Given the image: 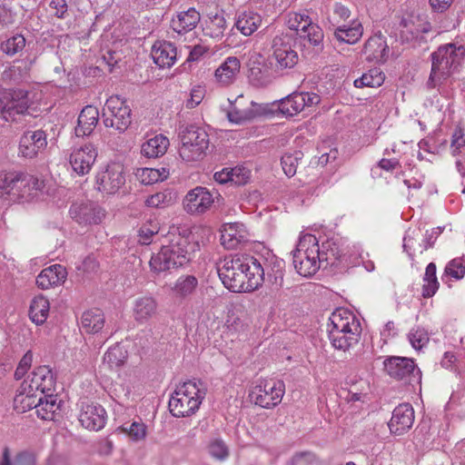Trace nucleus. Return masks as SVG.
I'll return each mask as SVG.
<instances>
[{
    "instance_id": "nucleus-50",
    "label": "nucleus",
    "mask_w": 465,
    "mask_h": 465,
    "mask_svg": "<svg viewBox=\"0 0 465 465\" xmlns=\"http://www.w3.org/2000/svg\"><path fill=\"white\" fill-rule=\"evenodd\" d=\"M12 174L15 179L11 184V190H13L11 200L24 198L27 194L26 174L23 173H12Z\"/></svg>"
},
{
    "instance_id": "nucleus-43",
    "label": "nucleus",
    "mask_w": 465,
    "mask_h": 465,
    "mask_svg": "<svg viewBox=\"0 0 465 465\" xmlns=\"http://www.w3.org/2000/svg\"><path fill=\"white\" fill-rule=\"evenodd\" d=\"M320 252L322 263L326 262V265H333L342 255V251L332 240L323 242Z\"/></svg>"
},
{
    "instance_id": "nucleus-2",
    "label": "nucleus",
    "mask_w": 465,
    "mask_h": 465,
    "mask_svg": "<svg viewBox=\"0 0 465 465\" xmlns=\"http://www.w3.org/2000/svg\"><path fill=\"white\" fill-rule=\"evenodd\" d=\"M198 249V242L188 230L183 229L178 233L172 232L168 243L163 245L160 251L151 257V270L163 272L183 267L192 261Z\"/></svg>"
},
{
    "instance_id": "nucleus-54",
    "label": "nucleus",
    "mask_w": 465,
    "mask_h": 465,
    "mask_svg": "<svg viewBox=\"0 0 465 465\" xmlns=\"http://www.w3.org/2000/svg\"><path fill=\"white\" fill-rule=\"evenodd\" d=\"M289 465H320V462L312 452L303 451L293 455Z\"/></svg>"
},
{
    "instance_id": "nucleus-56",
    "label": "nucleus",
    "mask_w": 465,
    "mask_h": 465,
    "mask_svg": "<svg viewBox=\"0 0 465 465\" xmlns=\"http://www.w3.org/2000/svg\"><path fill=\"white\" fill-rule=\"evenodd\" d=\"M441 227H436L432 228L431 230H428L425 232L424 238L422 240V242L420 243V252L422 253L424 251L428 250L429 248H431L436 242L439 235L442 232Z\"/></svg>"
},
{
    "instance_id": "nucleus-47",
    "label": "nucleus",
    "mask_w": 465,
    "mask_h": 465,
    "mask_svg": "<svg viewBox=\"0 0 465 465\" xmlns=\"http://www.w3.org/2000/svg\"><path fill=\"white\" fill-rule=\"evenodd\" d=\"M174 201L173 193L169 190L156 193L151 195L145 201V203L149 207L163 208L170 205Z\"/></svg>"
},
{
    "instance_id": "nucleus-13",
    "label": "nucleus",
    "mask_w": 465,
    "mask_h": 465,
    "mask_svg": "<svg viewBox=\"0 0 465 465\" xmlns=\"http://www.w3.org/2000/svg\"><path fill=\"white\" fill-rule=\"evenodd\" d=\"M219 196L217 192H211L205 187L197 186L190 190L183 201V209L193 215L203 214L213 204L214 199Z\"/></svg>"
},
{
    "instance_id": "nucleus-57",
    "label": "nucleus",
    "mask_w": 465,
    "mask_h": 465,
    "mask_svg": "<svg viewBox=\"0 0 465 465\" xmlns=\"http://www.w3.org/2000/svg\"><path fill=\"white\" fill-rule=\"evenodd\" d=\"M122 429L134 440H140L146 435V427L142 422L134 421L128 428L123 427Z\"/></svg>"
},
{
    "instance_id": "nucleus-48",
    "label": "nucleus",
    "mask_w": 465,
    "mask_h": 465,
    "mask_svg": "<svg viewBox=\"0 0 465 465\" xmlns=\"http://www.w3.org/2000/svg\"><path fill=\"white\" fill-rule=\"evenodd\" d=\"M409 341L415 350H420L429 342L428 331L420 326L412 328L408 334Z\"/></svg>"
},
{
    "instance_id": "nucleus-37",
    "label": "nucleus",
    "mask_w": 465,
    "mask_h": 465,
    "mask_svg": "<svg viewBox=\"0 0 465 465\" xmlns=\"http://www.w3.org/2000/svg\"><path fill=\"white\" fill-rule=\"evenodd\" d=\"M35 456L29 451H21L12 460L8 447L4 448L0 461V465H35Z\"/></svg>"
},
{
    "instance_id": "nucleus-4",
    "label": "nucleus",
    "mask_w": 465,
    "mask_h": 465,
    "mask_svg": "<svg viewBox=\"0 0 465 465\" xmlns=\"http://www.w3.org/2000/svg\"><path fill=\"white\" fill-rule=\"evenodd\" d=\"M207 393V387L201 380H189L179 385L169 400V410L173 417H188L200 407Z\"/></svg>"
},
{
    "instance_id": "nucleus-55",
    "label": "nucleus",
    "mask_w": 465,
    "mask_h": 465,
    "mask_svg": "<svg viewBox=\"0 0 465 465\" xmlns=\"http://www.w3.org/2000/svg\"><path fill=\"white\" fill-rule=\"evenodd\" d=\"M231 173V183L236 185H243L247 183L250 179V171L249 169L242 166H236L230 170Z\"/></svg>"
},
{
    "instance_id": "nucleus-52",
    "label": "nucleus",
    "mask_w": 465,
    "mask_h": 465,
    "mask_svg": "<svg viewBox=\"0 0 465 465\" xmlns=\"http://www.w3.org/2000/svg\"><path fill=\"white\" fill-rule=\"evenodd\" d=\"M445 273L457 280H460L465 275V258H455L448 262L445 267Z\"/></svg>"
},
{
    "instance_id": "nucleus-58",
    "label": "nucleus",
    "mask_w": 465,
    "mask_h": 465,
    "mask_svg": "<svg viewBox=\"0 0 465 465\" xmlns=\"http://www.w3.org/2000/svg\"><path fill=\"white\" fill-rule=\"evenodd\" d=\"M209 453L215 459L224 460L229 452L225 443L221 440H215L209 445Z\"/></svg>"
},
{
    "instance_id": "nucleus-46",
    "label": "nucleus",
    "mask_w": 465,
    "mask_h": 465,
    "mask_svg": "<svg viewBox=\"0 0 465 465\" xmlns=\"http://www.w3.org/2000/svg\"><path fill=\"white\" fill-rule=\"evenodd\" d=\"M302 158V153L296 151L293 153H285L282 159L281 163L284 173L292 177L296 173L299 162Z\"/></svg>"
},
{
    "instance_id": "nucleus-10",
    "label": "nucleus",
    "mask_w": 465,
    "mask_h": 465,
    "mask_svg": "<svg viewBox=\"0 0 465 465\" xmlns=\"http://www.w3.org/2000/svg\"><path fill=\"white\" fill-rule=\"evenodd\" d=\"M383 365L387 374L396 381L412 386L420 382L421 372L411 358L390 356L384 360Z\"/></svg>"
},
{
    "instance_id": "nucleus-8",
    "label": "nucleus",
    "mask_w": 465,
    "mask_h": 465,
    "mask_svg": "<svg viewBox=\"0 0 465 465\" xmlns=\"http://www.w3.org/2000/svg\"><path fill=\"white\" fill-rule=\"evenodd\" d=\"M270 64L275 71L293 68L299 61V55L293 46V40L288 35H276L271 44Z\"/></svg>"
},
{
    "instance_id": "nucleus-36",
    "label": "nucleus",
    "mask_w": 465,
    "mask_h": 465,
    "mask_svg": "<svg viewBox=\"0 0 465 465\" xmlns=\"http://www.w3.org/2000/svg\"><path fill=\"white\" fill-rule=\"evenodd\" d=\"M135 320H146L156 314V302L151 297H143L135 301L134 308Z\"/></svg>"
},
{
    "instance_id": "nucleus-6",
    "label": "nucleus",
    "mask_w": 465,
    "mask_h": 465,
    "mask_svg": "<svg viewBox=\"0 0 465 465\" xmlns=\"http://www.w3.org/2000/svg\"><path fill=\"white\" fill-rule=\"evenodd\" d=\"M179 137L182 142L179 154L183 161H199L205 156L210 141L203 128L194 124H181Z\"/></svg>"
},
{
    "instance_id": "nucleus-59",
    "label": "nucleus",
    "mask_w": 465,
    "mask_h": 465,
    "mask_svg": "<svg viewBox=\"0 0 465 465\" xmlns=\"http://www.w3.org/2000/svg\"><path fill=\"white\" fill-rule=\"evenodd\" d=\"M463 146H465L464 132L460 127H457L451 135L450 148L452 150V154H458L460 148Z\"/></svg>"
},
{
    "instance_id": "nucleus-40",
    "label": "nucleus",
    "mask_w": 465,
    "mask_h": 465,
    "mask_svg": "<svg viewBox=\"0 0 465 465\" xmlns=\"http://www.w3.org/2000/svg\"><path fill=\"white\" fill-rule=\"evenodd\" d=\"M137 179L145 185L163 181L168 176V171L165 168L162 170L154 168H141L135 173Z\"/></svg>"
},
{
    "instance_id": "nucleus-9",
    "label": "nucleus",
    "mask_w": 465,
    "mask_h": 465,
    "mask_svg": "<svg viewBox=\"0 0 465 465\" xmlns=\"http://www.w3.org/2000/svg\"><path fill=\"white\" fill-rule=\"evenodd\" d=\"M102 118L105 127L124 133L132 124V110L119 96H111L103 108Z\"/></svg>"
},
{
    "instance_id": "nucleus-38",
    "label": "nucleus",
    "mask_w": 465,
    "mask_h": 465,
    "mask_svg": "<svg viewBox=\"0 0 465 465\" xmlns=\"http://www.w3.org/2000/svg\"><path fill=\"white\" fill-rule=\"evenodd\" d=\"M423 282L422 296L425 298L432 297L439 288V282L436 276V265L434 262H430L427 265Z\"/></svg>"
},
{
    "instance_id": "nucleus-16",
    "label": "nucleus",
    "mask_w": 465,
    "mask_h": 465,
    "mask_svg": "<svg viewBox=\"0 0 465 465\" xmlns=\"http://www.w3.org/2000/svg\"><path fill=\"white\" fill-rule=\"evenodd\" d=\"M55 386V376L52 369L47 365L38 366L31 373L30 379L22 382L23 390L29 389V391H38L40 394L53 392Z\"/></svg>"
},
{
    "instance_id": "nucleus-35",
    "label": "nucleus",
    "mask_w": 465,
    "mask_h": 465,
    "mask_svg": "<svg viewBox=\"0 0 465 465\" xmlns=\"http://www.w3.org/2000/svg\"><path fill=\"white\" fill-rule=\"evenodd\" d=\"M198 286V280L193 275H182L180 276L173 287V292L175 296L185 298L192 295Z\"/></svg>"
},
{
    "instance_id": "nucleus-18",
    "label": "nucleus",
    "mask_w": 465,
    "mask_h": 465,
    "mask_svg": "<svg viewBox=\"0 0 465 465\" xmlns=\"http://www.w3.org/2000/svg\"><path fill=\"white\" fill-rule=\"evenodd\" d=\"M97 157V151L91 143L84 144L74 149L69 158L73 171L80 175L87 174L94 165Z\"/></svg>"
},
{
    "instance_id": "nucleus-33",
    "label": "nucleus",
    "mask_w": 465,
    "mask_h": 465,
    "mask_svg": "<svg viewBox=\"0 0 465 465\" xmlns=\"http://www.w3.org/2000/svg\"><path fill=\"white\" fill-rule=\"evenodd\" d=\"M302 99L299 92H294L285 98L281 99L278 108L282 114L287 116L296 115L304 110V104Z\"/></svg>"
},
{
    "instance_id": "nucleus-49",
    "label": "nucleus",
    "mask_w": 465,
    "mask_h": 465,
    "mask_svg": "<svg viewBox=\"0 0 465 465\" xmlns=\"http://www.w3.org/2000/svg\"><path fill=\"white\" fill-rule=\"evenodd\" d=\"M25 45V39L22 35H15L1 45L2 51L8 54L14 55L22 51Z\"/></svg>"
},
{
    "instance_id": "nucleus-41",
    "label": "nucleus",
    "mask_w": 465,
    "mask_h": 465,
    "mask_svg": "<svg viewBox=\"0 0 465 465\" xmlns=\"http://www.w3.org/2000/svg\"><path fill=\"white\" fill-rule=\"evenodd\" d=\"M384 82L383 73L378 69H371L368 73L363 74L360 78L354 80V86L361 87H378Z\"/></svg>"
},
{
    "instance_id": "nucleus-64",
    "label": "nucleus",
    "mask_w": 465,
    "mask_h": 465,
    "mask_svg": "<svg viewBox=\"0 0 465 465\" xmlns=\"http://www.w3.org/2000/svg\"><path fill=\"white\" fill-rule=\"evenodd\" d=\"M15 23V15L5 6L0 5V28L7 27Z\"/></svg>"
},
{
    "instance_id": "nucleus-24",
    "label": "nucleus",
    "mask_w": 465,
    "mask_h": 465,
    "mask_svg": "<svg viewBox=\"0 0 465 465\" xmlns=\"http://www.w3.org/2000/svg\"><path fill=\"white\" fill-rule=\"evenodd\" d=\"M247 241V232L242 223H231L223 225L221 242L227 249H235Z\"/></svg>"
},
{
    "instance_id": "nucleus-60",
    "label": "nucleus",
    "mask_w": 465,
    "mask_h": 465,
    "mask_svg": "<svg viewBox=\"0 0 465 465\" xmlns=\"http://www.w3.org/2000/svg\"><path fill=\"white\" fill-rule=\"evenodd\" d=\"M14 179H15V176H13L12 173H0V197L9 195L12 198L11 184Z\"/></svg>"
},
{
    "instance_id": "nucleus-53",
    "label": "nucleus",
    "mask_w": 465,
    "mask_h": 465,
    "mask_svg": "<svg viewBox=\"0 0 465 465\" xmlns=\"http://www.w3.org/2000/svg\"><path fill=\"white\" fill-rule=\"evenodd\" d=\"M312 23V19L304 13H294L289 19L290 28L297 34L304 31Z\"/></svg>"
},
{
    "instance_id": "nucleus-20",
    "label": "nucleus",
    "mask_w": 465,
    "mask_h": 465,
    "mask_svg": "<svg viewBox=\"0 0 465 465\" xmlns=\"http://www.w3.org/2000/svg\"><path fill=\"white\" fill-rule=\"evenodd\" d=\"M106 411L99 404L83 403L79 414V421L83 427L90 430H100L106 422Z\"/></svg>"
},
{
    "instance_id": "nucleus-62",
    "label": "nucleus",
    "mask_w": 465,
    "mask_h": 465,
    "mask_svg": "<svg viewBox=\"0 0 465 465\" xmlns=\"http://www.w3.org/2000/svg\"><path fill=\"white\" fill-rule=\"evenodd\" d=\"M49 6L55 10L54 15L58 18H64L68 11L66 0H52Z\"/></svg>"
},
{
    "instance_id": "nucleus-61",
    "label": "nucleus",
    "mask_w": 465,
    "mask_h": 465,
    "mask_svg": "<svg viewBox=\"0 0 465 465\" xmlns=\"http://www.w3.org/2000/svg\"><path fill=\"white\" fill-rule=\"evenodd\" d=\"M357 320V315L344 307H338L328 315V320Z\"/></svg>"
},
{
    "instance_id": "nucleus-42",
    "label": "nucleus",
    "mask_w": 465,
    "mask_h": 465,
    "mask_svg": "<svg viewBox=\"0 0 465 465\" xmlns=\"http://www.w3.org/2000/svg\"><path fill=\"white\" fill-rule=\"evenodd\" d=\"M128 357L127 351L119 343L110 347L104 356V361L113 367L122 366Z\"/></svg>"
},
{
    "instance_id": "nucleus-26",
    "label": "nucleus",
    "mask_w": 465,
    "mask_h": 465,
    "mask_svg": "<svg viewBox=\"0 0 465 465\" xmlns=\"http://www.w3.org/2000/svg\"><path fill=\"white\" fill-rule=\"evenodd\" d=\"M99 120V111L95 106L86 105L80 113L75 127L76 136H86L93 133Z\"/></svg>"
},
{
    "instance_id": "nucleus-27",
    "label": "nucleus",
    "mask_w": 465,
    "mask_h": 465,
    "mask_svg": "<svg viewBox=\"0 0 465 465\" xmlns=\"http://www.w3.org/2000/svg\"><path fill=\"white\" fill-rule=\"evenodd\" d=\"M262 18L260 14L252 10L239 12L234 25L243 35H252L262 25Z\"/></svg>"
},
{
    "instance_id": "nucleus-30",
    "label": "nucleus",
    "mask_w": 465,
    "mask_h": 465,
    "mask_svg": "<svg viewBox=\"0 0 465 465\" xmlns=\"http://www.w3.org/2000/svg\"><path fill=\"white\" fill-rule=\"evenodd\" d=\"M168 146V138L158 134L143 143L141 153L147 158H158L166 153Z\"/></svg>"
},
{
    "instance_id": "nucleus-15",
    "label": "nucleus",
    "mask_w": 465,
    "mask_h": 465,
    "mask_svg": "<svg viewBox=\"0 0 465 465\" xmlns=\"http://www.w3.org/2000/svg\"><path fill=\"white\" fill-rule=\"evenodd\" d=\"M47 132L44 129L25 131L19 139L18 156L34 159L47 147Z\"/></svg>"
},
{
    "instance_id": "nucleus-63",
    "label": "nucleus",
    "mask_w": 465,
    "mask_h": 465,
    "mask_svg": "<svg viewBox=\"0 0 465 465\" xmlns=\"http://www.w3.org/2000/svg\"><path fill=\"white\" fill-rule=\"evenodd\" d=\"M204 92L201 87L193 88L191 92L190 98L186 101L187 108H194L203 100Z\"/></svg>"
},
{
    "instance_id": "nucleus-34",
    "label": "nucleus",
    "mask_w": 465,
    "mask_h": 465,
    "mask_svg": "<svg viewBox=\"0 0 465 465\" xmlns=\"http://www.w3.org/2000/svg\"><path fill=\"white\" fill-rule=\"evenodd\" d=\"M300 38L302 40V45L306 46V44L312 45L316 48V51L322 50L323 32L322 29L316 24L312 23L304 31L300 34Z\"/></svg>"
},
{
    "instance_id": "nucleus-11",
    "label": "nucleus",
    "mask_w": 465,
    "mask_h": 465,
    "mask_svg": "<svg viewBox=\"0 0 465 465\" xmlns=\"http://www.w3.org/2000/svg\"><path fill=\"white\" fill-rule=\"evenodd\" d=\"M285 385L279 380H262L249 393L251 401L256 405L271 409L277 406L282 400Z\"/></svg>"
},
{
    "instance_id": "nucleus-28",
    "label": "nucleus",
    "mask_w": 465,
    "mask_h": 465,
    "mask_svg": "<svg viewBox=\"0 0 465 465\" xmlns=\"http://www.w3.org/2000/svg\"><path fill=\"white\" fill-rule=\"evenodd\" d=\"M363 26L358 19H352L348 25L335 28L333 35L341 43L356 44L362 36Z\"/></svg>"
},
{
    "instance_id": "nucleus-5",
    "label": "nucleus",
    "mask_w": 465,
    "mask_h": 465,
    "mask_svg": "<svg viewBox=\"0 0 465 465\" xmlns=\"http://www.w3.org/2000/svg\"><path fill=\"white\" fill-rule=\"evenodd\" d=\"M292 259L294 268L300 275H313L322 264L317 238L311 233L302 235L292 252Z\"/></svg>"
},
{
    "instance_id": "nucleus-32",
    "label": "nucleus",
    "mask_w": 465,
    "mask_h": 465,
    "mask_svg": "<svg viewBox=\"0 0 465 465\" xmlns=\"http://www.w3.org/2000/svg\"><path fill=\"white\" fill-rule=\"evenodd\" d=\"M26 390H23L21 387L19 389V393H17L14 399V408L18 412H25L31 409H37L38 406V398L40 393L38 391H29L28 388Z\"/></svg>"
},
{
    "instance_id": "nucleus-23",
    "label": "nucleus",
    "mask_w": 465,
    "mask_h": 465,
    "mask_svg": "<svg viewBox=\"0 0 465 465\" xmlns=\"http://www.w3.org/2000/svg\"><path fill=\"white\" fill-rule=\"evenodd\" d=\"M67 276L66 269L61 264H54L44 270L36 277V284L45 290L62 284Z\"/></svg>"
},
{
    "instance_id": "nucleus-12",
    "label": "nucleus",
    "mask_w": 465,
    "mask_h": 465,
    "mask_svg": "<svg viewBox=\"0 0 465 465\" xmlns=\"http://www.w3.org/2000/svg\"><path fill=\"white\" fill-rule=\"evenodd\" d=\"M329 338L337 350L346 351L357 342V335L361 330V322H331Z\"/></svg>"
},
{
    "instance_id": "nucleus-14",
    "label": "nucleus",
    "mask_w": 465,
    "mask_h": 465,
    "mask_svg": "<svg viewBox=\"0 0 465 465\" xmlns=\"http://www.w3.org/2000/svg\"><path fill=\"white\" fill-rule=\"evenodd\" d=\"M125 183L124 166L118 163L108 164L104 170L97 173L95 186L98 191L107 193H115Z\"/></svg>"
},
{
    "instance_id": "nucleus-39",
    "label": "nucleus",
    "mask_w": 465,
    "mask_h": 465,
    "mask_svg": "<svg viewBox=\"0 0 465 465\" xmlns=\"http://www.w3.org/2000/svg\"><path fill=\"white\" fill-rule=\"evenodd\" d=\"M226 29V20L223 15H215L206 22L203 27L204 35L213 39H221Z\"/></svg>"
},
{
    "instance_id": "nucleus-17",
    "label": "nucleus",
    "mask_w": 465,
    "mask_h": 465,
    "mask_svg": "<svg viewBox=\"0 0 465 465\" xmlns=\"http://www.w3.org/2000/svg\"><path fill=\"white\" fill-rule=\"evenodd\" d=\"M69 213L80 225L98 224L104 217V210L93 202L73 203Z\"/></svg>"
},
{
    "instance_id": "nucleus-29",
    "label": "nucleus",
    "mask_w": 465,
    "mask_h": 465,
    "mask_svg": "<svg viewBox=\"0 0 465 465\" xmlns=\"http://www.w3.org/2000/svg\"><path fill=\"white\" fill-rule=\"evenodd\" d=\"M241 64L237 57L230 56L216 69L215 78L223 85L233 82L240 72Z\"/></svg>"
},
{
    "instance_id": "nucleus-3",
    "label": "nucleus",
    "mask_w": 465,
    "mask_h": 465,
    "mask_svg": "<svg viewBox=\"0 0 465 465\" xmlns=\"http://www.w3.org/2000/svg\"><path fill=\"white\" fill-rule=\"evenodd\" d=\"M465 57V46L450 43L442 45L430 54L431 70L427 81V88L441 85L456 72Z\"/></svg>"
},
{
    "instance_id": "nucleus-19",
    "label": "nucleus",
    "mask_w": 465,
    "mask_h": 465,
    "mask_svg": "<svg viewBox=\"0 0 465 465\" xmlns=\"http://www.w3.org/2000/svg\"><path fill=\"white\" fill-rule=\"evenodd\" d=\"M414 422V410L410 403H401L392 411L391 419L388 422L390 431L396 435L407 432Z\"/></svg>"
},
{
    "instance_id": "nucleus-44",
    "label": "nucleus",
    "mask_w": 465,
    "mask_h": 465,
    "mask_svg": "<svg viewBox=\"0 0 465 465\" xmlns=\"http://www.w3.org/2000/svg\"><path fill=\"white\" fill-rule=\"evenodd\" d=\"M50 309L49 301L44 296L33 299L29 308L30 320H37L39 317L46 320Z\"/></svg>"
},
{
    "instance_id": "nucleus-25",
    "label": "nucleus",
    "mask_w": 465,
    "mask_h": 465,
    "mask_svg": "<svg viewBox=\"0 0 465 465\" xmlns=\"http://www.w3.org/2000/svg\"><path fill=\"white\" fill-rule=\"evenodd\" d=\"M201 20L200 13L193 7L179 12L171 21V27L179 35L193 30Z\"/></svg>"
},
{
    "instance_id": "nucleus-1",
    "label": "nucleus",
    "mask_w": 465,
    "mask_h": 465,
    "mask_svg": "<svg viewBox=\"0 0 465 465\" xmlns=\"http://www.w3.org/2000/svg\"><path fill=\"white\" fill-rule=\"evenodd\" d=\"M217 272L225 288L233 292H250L261 286L264 269L253 256L226 257L217 264Z\"/></svg>"
},
{
    "instance_id": "nucleus-45",
    "label": "nucleus",
    "mask_w": 465,
    "mask_h": 465,
    "mask_svg": "<svg viewBox=\"0 0 465 465\" xmlns=\"http://www.w3.org/2000/svg\"><path fill=\"white\" fill-rule=\"evenodd\" d=\"M242 96H239L234 104H232L231 110L227 113L228 119L233 123H242L244 121L251 120L255 117L256 113L252 108H240L237 106L240 99Z\"/></svg>"
},
{
    "instance_id": "nucleus-21",
    "label": "nucleus",
    "mask_w": 465,
    "mask_h": 465,
    "mask_svg": "<svg viewBox=\"0 0 465 465\" xmlns=\"http://www.w3.org/2000/svg\"><path fill=\"white\" fill-rule=\"evenodd\" d=\"M362 52L369 62H384L389 53L385 37L381 33L371 36L364 44Z\"/></svg>"
},
{
    "instance_id": "nucleus-22",
    "label": "nucleus",
    "mask_w": 465,
    "mask_h": 465,
    "mask_svg": "<svg viewBox=\"0 0 465 465\" xmlns=\"http://www.w3.org/2000/svg\"><path fill=\"white\" fill-rule=\"evenodd\" d=\"M153 62L161 68L171 67L174 64L177 58V49L175 45L167 41H157L151 51Z\"/></svg>"
},
{
    "instance_id": "nucleus-31",
    "label": "nucleus",
    "mask_w": 465,
    "mask_h": 465,
    "mask_svg": "<svg viewBox=\"0 0 465 465\" xmlns=\"http://www.w3.org/2000/svg\"><path fill=\"white\" fill-rule=\"evenodd\" d=\"M36 414L42 420H54V413L59 410L56 396L53 392L40 394L38 398Z\"/></svg>"
},
{
    "instance_id": "nucleus-51",
    "label": "nucleus",
    "mask_w": 465,
    "mask_h": 465,
    "mask_svg": "<svg viewBox=\"0 0 465 465\" xmlns=\"http://www.w3.org/2000/svg\"><path fill=\"white\" fill-rule=\"evenodd\" d=\"M420 231H408L403 238V250L408 253L409 257L413 260L416 252H420V243H418V237Z\"/></svg>"
},
{
    "instance_id": "nucleus-7",
    "label": "nucleus",
    "mask_w": 465,
    "mask_h": 465,
    "mask_svg": "<svg viewBox=\"0 0 465 465\" xmlns=\"http://www.w3.org/2000/svg\"><path fill=\"white\" fill-rule=\"evenodd\" d=\"M29 108L28 93L22 89L5 90L0 94V117L24 126Z\"/></svg>"
}]
</instances>
